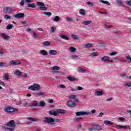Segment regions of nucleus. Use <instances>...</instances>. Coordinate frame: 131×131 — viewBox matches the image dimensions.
Wrapping results in <instances>:
<instances>
[{"label":"nucleus","mask_w":131,"mask_h":131,"mask_svg":"<svg viewBox=\"0 0 131 131\" xmlns=\"http://www.w3.org/2000/svg\"><path fill=\"white\" fill-rule=\"evenodd\" d=\"M53 70H60V67L58 66H54L53 67Z\"/></svg>","instance_id":"nucleus-48"},{"label":"nucleus","mask_w":131,"mask_h":131,"mask_svg":"<svg viewBox=\"0 0 131 131\" xmlns=\"http://www.w3.org/2000/svg\"><path fill=\"white\" fill-rule=\"evenodd\" d=\"M5 77V80H9V75L8 74H5L4 76Z\"/></svg>","instance_id":"nucleus-51"},{"label":"nucleus","mask_w":131,"mask_h":131,"mask_svg":"<svg viewBox=\"0 0 131 131\" xmlns=\"http://www.w3.org/2000/svg\"><path fill=\"white\" fill-rule=\"evenodd\" d=\"M121 77H123V78H124V77H128V78H129V79H131V76H127L126 75H125V74H121Z\"/></svg>","instance_id":"nucleus-42"},{"label":"nucleus","mask_w":131,"mask_h":131,"mask_svg":"<svg viewBox=\"0 0 131 131\" xmlns=\"http://www.w3.org/2000/svg\"><path fill=\"white\" fill-rule=\"evenodd\" d=\"M59 88H60L61 89H65V88H66V86L63 84H61L59 85Z\"/></svg>","instance_id":"nucleus-60"},{"label":"nucleus","mask_w":131,"mask_h":131,"mask_svg":"<svg viewBox=\"0 0 131 131\" xmlns=\"http://www.w3.org/2000/svg\"><path fill=\"white\" fill-rule=\"evenodd\" d=\"M38 107H45V106H46V102L41 100L39 102V104H38Z\"/></svg>","instance_id":"nucleus-19"},{"label":"nucleus","mask_w":131,"mask_h":131,"mask_svg":"<svg viewBox=\"0 0 131 131\" xmlns=\"http://www.w3.org/2000/svg\"><path fill=\"white\" fill-rule=\"evenodd\" d=\"M71 58L72 59L74 60V59H77L78 58V56L77 55H72Z\"/></svg>","instance_id":"nucleus-53"},{"label":"nucleus","mask_w":131,"mask_h":131,"mask_svg":"<svg viewBox=\"0 0 131 131\" xmlns=\"http://www.w3.org/2000/svg\"><path fill=\"white\" fill-rule=\"evenodd\" d=\"M33 95L35 96V97H41V96H43V93L40 92V93H33Z\"/></svg>","instance_id":"nucleus-18"},{"label":"nucleus","mask_w":131,"mask_h":131,"mask_svg":"<svg viewBox=\"0 0 131 131\" xmlns=\"http://www.w3.org/2000/svg\"><path fill=\"white\" fill-rule=\"evenodd\" d=\"M15 74H16V75L20 76V75H21V72H20V71H19V70L16 71Z\"/></svg>","instance_id":"nucleus-50"},{"label":"nucleus","mask_w":131,"mask_h":131,"mask_svg":"<svg viewBox=\"0 0 131 131\" xmlns=\"http://www.w3.org/2000/svg\"><path fill=\"white\" fill-rule=\"evenodd\" d=\"M55 31H56V27H51V33H55Z\"/></svg>","instance_id":"nucleus-35"},{"label":"nucleus","mask_w":131,"mask_h":131,"mask_svg":"<svg viewBox=\"0 0 131 131\" xmlns=\"http://www.w3.org/2000/svg\"><path fill=\"white\" fill-rule=\"evenodd\" d=\"M125 88H130L131 83H129L128 82H125L123 84Z\"/></svg>","instance_id":"nucleus-25"},{"label":"nucleus","mask_w":131,"mask_h":131,"mask_svg":"<svg viewBox=\"0 0 131 131\" xmlns=\"http://www.w3.org/2000/svg\"><path fill=\"white\" fill-rule=\"evenodd\" d=\"M75 114L77 116H82L83 115H90L91 113L81 111L76 112Z\"/></svg>","instance_id":"nucleus-5"},{"label":"nucleus","mask_w":131,"mask_h":131,"mask_svg":"<svg viewBox=\"0 0 131 131\" xmlns=\"http://www.w3.org/2000/svg\"><path fill=\"white\" fill-rule=\"evenodd\" d=\"M71 38H73V39H74V40H77V39H78L77 35L74 34L72 35Z\"/></svg>","instance_id":"nucleus-39"},{"label":"nucleus","mask_w":131,"mask_h":131,"mask_svg":"<svg viewBox=\"0 0 131 131\" xmlns=\"http://www.w3.org/2000/svg\"><path fill=\"white\" fill-rule=\"evenodd\" d=\"M56 112L58 114H65L66 111L65 110L57 109Z\"/></svg>","instance_id":"nucleus-12"},{"label":"nucleus","mask_w":131,"mask_h":131,"mask_svg":"<svg viewBox=\"0 0 131 131\" xmlns=\"http://www.w3.org/2000/svg\"><path fill=\"white\" fill-rule=\"evenodd\" d=\"M27 105H28V103H27V102H25L24 103H23V106L24 107H26Z\"/></svg>","instance_id":"nucleus-62"},{"label":"nucleus","mask_w":131,"mask_h":131,"mask_svg":"<svg viewBox=\"0 0 131 131\" xmlns=\"http://www.w3.org/2000/svg\"><path fill=\"white\" fill-rule=\"evenodd\" d=\"M69 51L70 52H72V53H74V52H76V48L74 47H70L69 49Z\"/></svg>","instance_id":"nucleus-36"},{"label":"nucleus","mask_w":131,"mask_h":131,"mask_svg":"<svg viewBox=\"0 0 131 131\" xmlns=\"http://www.w3.org/2000/svg\"><path fill=\"white\" fill-rule=\"evenodd\" d=\"M10 66H12V65L16 66V65H20L21 64V62L19 61L16 60H11L9 62Z\"/></svg>","instance_id":"nucleus-8"},{"label":"nucleus","mask_w":131,"mask_h":131,"mask_svg":"<svg viewBox=\"0 0 131 131\" xmlns=\"http://www.w3.org/2000/svg\"><path fill=\"white\" fill-rule=\"evenodd\" d=\"M103 92H104V90H101V91H96L95 92V96H102L103 95Z\"/></svg>","instance_id":"nucleus-16"},{"label":"nucleus","mask_w":131,"mask_h":131,"mask_svg":"<svg viewBox=\"0 0 131 131\" xmlns=\"http://www.w3.org/2000/svg\"><path fill=\"white\" fill-rule=\"evenodd\" d=\"M86 4L88 5V6H90L91 7H94V6H95V5H94V3H92L91 2H87Z\"/></svg>","instance_id":"nucleus-45"},{"label":"nucleus","mask_w":131,"mask_h":131,"mask_svg":"<svg viewBox=\"0 0 131 131\" xmlns=\"http://www.w3.org/2000/svg\"><path fill=\"white\" fill-rule=\"evenodd\" d=\"M50 115H54V116H58V114L55 111H50L49 112Z\"/></svg>","instance_id":"nucleus-20"},{"label":"nucleus","mask_w":131,"mask_h":131,"mask_svg":"<svg viewBox=\"0 0 131 131\" xmlns=\"http://www.w3.org/2000/svg\"><path fill=\"white\" fill-rule=\"evenodd\" d=\"M28 90L31 91H39V90H40V85L37 83H34L33 85H31L28 88Z\"/></svg>","instance_id":"nucleus-3"},{"label":"nucleus","mask_w":131,"mask_h":131,"mask_svg":"<svg viewBox=\"0 0 131 131\" xmlns=\"http://www.w3.org/2000/svg\"><path fill=\"white\" fill-rule=\"evenodd\" d=\"M25 14L24 13H17L16 14L13 15V17L15 19H21V18H24Z\"/></svg>","instance_id":"nucleus-6"},{"label":"nucleus","mask_w":131,"mask_h":131,"mask_svg":"<svg viewBox=\"0 0 131 131\" xmlns=\"http://www.w3.org/2000/svg\"><path fill=\"white\" fill-rule=\"evenodd\" d=\"M53 21H54V22H59V21H61V17L58 16H56L53 19Z\"/></svg>","instance_id":"nucleus-23"},{"label":"nucleus","mask_w":131,"mask_h":131,"mask_svg":"<svg viewBox=\"0 0 131 131\" xmlns=\"http://www.w3.org/2000/svg\"><path fill=\"white\" fill-rule=\"evenodd\" d=\"M42 45L43 46H45V47H48V46H50V45H51V43H50V42H49L48 41H46L42 43Z\"/></svg>","instance_id":"nucleus-38"},{"label":"nucleus","mask_w":131,"mask_h":131,"mask_svg":"<svg viewBox=\"0 0 131 131\" xmlns=\"http://www.w3.org/2000/svg\"><path fill=\"white\" fill-rule=\"evenodd\" d=\"M77 71H78V73H83V72H85V71H86V70H85V69L81 68H78L77 69Z\"/></svg>","instance_id":"nucleus-22"},{"label":"nucleus","mask_w":131,"mask_h":131,"mask_svg":"<svg viewBox=\"0 0 131 131\" xmlns=\"http://www.w3.org/2000/svg\"><path fill=\"white\" fill-rule=\"evenodd\" d=\"M79 13L80 15H85V11L83 9H80Z\"/></svg>","instance_id":"nucleus-37"},{"label":"nucleus","mask_w":131,"mask_h":131,"mask_svg":"<svg viewBox=\"0 0 131 131\" xmlns=\"http://www.w3.org/2000/svg\"><path fill=\"white\" fill-rule=\"evenodd\" d=\"M57 53L58 52L55 50H51L49 51V55H56Z\"/></svg>","instance_id":"nucleus-14"},{"label":"nucleus","mask_w":131,"mask_h":131,"mask_svg":"<svg viewBox=\"0 0 131 131\" xmlns=\"http://www.w3.org/2000/svg\"><path fill=\"white\" fill-rule=\"evenodd\" d=\"M102 129V126L100 125H94L93 126V127L89 128L88 129L90 131L93 130H100Z\"/></svg>","instance_id":"nucleus-4"},{"label":"nucleus","mask_w":131,"mask_h":131,"mask_svg":"<svg viewBox=\"0 0 131 131\" xmlns=\"http://www.w3.org/2000/svg\"><path fill=\"white\" fill-rule=\"evenodd\" d=\"M111 56H115V55H117V52H114L110 53Z\"/></svg>","instance_id":"nucleus-55"},{"label":"nucleus","mask_w":131,"mask_h":131,"mask_svg":"<svg viewBox=\"0 0 131 131\" xmlns=\"http://www.w3.org/2000/svg\"><path fill=\"white\" fill-rule=\"evenodd\" d=\"M92 23V21L91 20H84L83 21V25H90Z\"/></svg>","instance_id":"nucleus-26"},{"label":"nucleus","mask_w":131,"mask_h":131,"mask_svg":"<svg viewBox=\"0 0 131 131\" xmlns=\"http://www.w3.org/2000/svg\"><path fill=\"white\" fill-rule=\"evenodd\" d=\"M4 18L5 19H6V20H9L10 19H11V16L8 15H5L4 16Z\"/></svg>","instance_id":"nucleus-44"},{"label":"nucleus","mask_w":131,"mask_h":131,"mask_svg":"<svg viewBox=\"0 0 131 131\" xmlns=\"http://www.w3.org/2000/svg\"><path fill=\"white\" fill-rule=\"evenodd\" d=\"M119 120H120V121H124V120H125V119H124V118L122 117H119L118 118Z\"/></svg>","instance_id":"nucleus-54"},{"label":"nucleus","mask_w":131,"mask_h":131,"mask_svg":"<svg viewBox=\"0 0 131 131\" xmlns=\"http://www.w3.org/2000/svg\"><path fill=\"white\" fill-rule=\"evenodd\" d=\"M3 67H6V63L0 62V68H3Z\"/></svg>","instance_id":"nucleus-43"},{"label":"nucleus","mask_w":131,"mask_h":131,"mask_svg":"<svg viewBox=\"0 0 131 131\" xmlns=\"http://www.w3.org/2000/svg\"><path fill=\"white\" fill-rule=\"evenodd\" d=\"M110 57L104 56L101 58L102 61H105V62H108L110 61Z\"/></svg>","instance_id":"nucleus-15"},{"label":"nucleus","mask_w":131,"mask_h":131,"mask_svg":"<svg viewBox=\"0 0 131 131\" xmlns=\"http://www.w3.org/2000/svg\"><path fill=\"white\" fill-rule=\"evenodd\" d=\"M73 101H69L67 102V105L68 107L72 108V107H75L76 105L75 103L72 102Z\"/></svg>","instance_id":"nucleus-9"},{"label":"nucleus","mask_w":131,"mask_h":131,"mask_svg":"<svg viewBox=\"0 0 131 131\" xmlns=\"http://www.w3.org/2000/svg\"><path fill=\"white\" fill-rule=\"evenodd\" d=\"M24 4H25V2L24 1V0H22V1L19 3V5H20V6H21V7H23V6H24Z\"/></svg>","instance_id":"nucleus-49"},{"label":"nucleus","mask_w":131,"mask_h":131,"mask_svg":"<svg viewBox=\"0 0 131 131\" xmlns=\"http://www.w3.org/2000/svg\"><path fill=\"white\" fill-rule=\"evenodd\" d=\"M116 128H117V129H120L121 128H123V129H126V128H127V126L117 125L116 126Z\"/></svg>","instance_id":"nucleus-13"},{"label":"nucleus","mask_w":131,"mask_h":131,"mask_svg":"<svg viewBox=\"0 0 131 131\" xmlns=\"http://www.w3.org/2000/svg\"><path fill=\"white\" fill-rule=\"evenodd\" d=\"M28 8H32L33 9H34V8H35V3L28 4Z\"/></svg>","instance_id":"nucleus-27"},{"label":"nucleus","mask_w":131,"mask_h":131,"mask_svg":"<svg viewBox=\"0 0 131 131\" xmlns=\"http://www.w3.org/2000/svg\"><path fill=\"white\" fill-rule=\"evenodd\" d=\"M81 119H82V117H81L76 118V121H79V120H81Z\"/></svg>","instance_id":"nucleus-58"},{"label":"nucleus","mask_w":131,"mask_h":131,"mask_svg":"<svg viewBox=\"0 0 131 131\" xmlns=\"http://www.w3.org/2000/svg\"><path fill=\"white\" fill-rule=\"evenodd\" d=\"M15 126L16 123H15V121L14 120H12L9 122H7L6 125H5V126H3V128L5 130L6 129H8V130L13 131L14 130V129H15Z\"/></svg>","instance_id":"nucleus-1"},{"label":"nucleus","mask_w":131,"mask_h":131,"mask_svg":"<svg viewBox=\"0 0 131 131\" xmlns=\"http://www.w3.org/2000/svg\"><path fill=\"white\" fill-rule=\"evenodd\" d=\"M104 26L105 29H108V28H112V27H113V26H107L106 25H104Z\"/></svg>","instance_id":"nucleus-46"},{"label":"nucleus","mask_w":131,"mask_h":131,"mask_svg":"<svg viewBox=\"0 0 131 131\" xmlns=\"http://www.w3.org/2000/svg\"><path fill=\"white\" fill-rule=\"evenodd\" d=\"M60 37L62 38V39H64V40H69V38L64 35H61Z\"/></svg>","instance_id":"nucleus-34"},{"label":"nucleus","mask_w":131,"mask_h":131,"mask_svg":"<svg viewBox=\"0 0 131 131\" xmlns=\"http://www.w3.org/2000/svg\"><path fill=\"white\" fill-rule=\"evenodd\" d=\"M40 54L41 55H42L43 56H48V55H49V53H48V52L44 50H40Z\"/></svg>","instance_id":"nucleus-17"},{"label":"nucleus","mask_w":131,"mask_h":131,"mask_svg":"<svg viewBox=\"0 0 131 131\" xmlns=\"http://www.w3.org/2000/svg\"><path fill=\"white\" fill-rule=\"evenodd\" d=\"M103 115H104V114L101 112L98 115V117H102Z\"/></svg>","instance_id":"nucleus-61"},{"label":"nucleus","mask_w":131,"mask_h":131,"mask_svg":"<svg viewBox=\"0 0 131 131\" xmlns=\"http://www.w3.org/2000/svg\"><path fill=\"white\" fill-rule=\"evenodd\" d=\"M28 120H30L31 121H36L38 119L36 118H32V117H28L27 118Z\"/></svg>","instance_id":"nucleus-33"},{"label":"nucleus","mask_w":131,"mask_h":131,"mask_svg":"<svg viewBox=\"0 0 131 131\" xmlns=\"http://www.w3.org/2000/svg\"><path fill=\"white\" fill-rule=\"evenodd\" d=\"M40 9L42 11H47V10H48V7H47L46 6H42V7H41Z\"/></svg>","instance_id":"nucleus-47"},{"label":"nucleus","mask_w":131,"mask_h":131,"mask_svg":"<svg viewBox=\"0 0 131 131\" xmlns=\"http://www.w3.org/2000/svg\"><path fill=\"white\" fill-rule=\"evenodd\" d=\"M127 6H131V0L127 2Z\"/></svg>","instance_id":"nucleus-63"},{"label":"nucleus","mask_w":131,"mask_h":131,"mask_svg":"<svg viewBox=\"0 0 131 131\" xmlns=\"http://www.w3.org/2000/svg\"><path fill=\"white\" fill-rule=\"evenodd\" d=\"M1 36L3 38L4 40H9V39H10V36L7 35L5 33H2L1 34Z\"/></svg>","instance_id":"nucleus-11"},{"label":"nucleus","mask_w":131,"mask_h":131,"mask_svg":"<svg viewBox=\"0 0 131 131\" xmlns=\"http://www.w3.org/2000/svg\"><path fill=\"white\" fill-rule=\"evenodd\" d=\"M14 27V26L11 24H9L7 26H6V28L7 29H8V30H10L11 29H12V28Z\"/></svg>","instance_id":"nucleus-29"},{"label":"nucleus","mask_w":131,"mask_h":131,"mask_svg":"<svg viewBox=\"0 0 131 131\" xmlns=\"http://www.w3.org/2000/svg\"><path fill=\"white\" fill-rule=\"evenodd\" d=\"M43 122L54 125L55 124V119L52 117H46L45 118L44 120H43Z\"/></svg>","instance_id":"nucleus-2"},{"label":"nucleus","mask_w":131,"mask_h":131,"mask_svg":"<svg viewBox=\"0 0 131 131\" xmlns=\"http://www.w3.org/2000/svg\"><path fill=\"white\" fill-rule=\"evenodd\" d=\"M75 98H76V95H73L70 96L69 97V99L70 100H73L74 99H75Z\"/></svg>","instance_id":"nucleus-41"},{"label":"nucleus","mask_w":131,"mask_h":131,"mask_svg":"<svg viewBox=\"0 0 131 131\" xmlns=\"http://www.w3.org/2000/svg\"><path fill=\"white\" fill-rule=\"evenodd\" d=\"M44 15H46L47 16H49V17L52 16V13L50 12H43Z\"/></svg>","instance_id":"nucleus-40"},{"label":"nucleus","mask_w":131,"mask_h":131,"mask_svg":"<svg viewBox=\"0 0 131 131\" xmlns=\"http://www.w3.org/2000/svg\"><path fill=\"white\" fill-rule=\"evenodd\" d=\"M117 4H119V5H122V6H123V4H122V2L121 1H118L117 2Z\"/></svg>","instance_id":"nucleus-64"},{"label":"nucleus","mask_w":131,"mask_h":131,"mask_svg":"<svg viewBox=\"0 0 131 131\" xmlns=\"http://www.w3.org/2000/svg\"><path fill=\"white\" fill-rule=\"evenodd\" d=\"M104 124H106V125H109V124H113V123L111 121H108V120H105L104 122Z\"/></svg>","instance_id":"nucleus-31"},{"label":"nucleus","mask_w":131,"mask_h":131,"mask_svg":"<svg viewBox=\"0 0 131 131\" xmlns=\"http://www.w3.org/2000/svg\"><path fill=\"white\" fill-rule=\"evenodd\" d=\"M38 102L37 101H34V103L32 104V106H38Z\"/></svg>","instance_id":"nucleus-52"},{"label":"nucleus","mask_w":131,"mask_h":131,"mask_svg":"<svg viewBox=\"0 0 131 131\" xmlns=\"http://www.w3.org/2000/svg\"><path fill=\"white\" fill-rule=\"evenodd\" d=\"M93 47V43H87L84 45V48L86 49H90V48H92Z\"/></svg>","instance_id":"nucleus-32"},{"label":"nucleus","mask_w":131,"mask_h":131,"mask_svg":"<svg viewBox=\"0 0 131 131\" xmlns=\"http://www.w3.org/2000/svg\"><path fill=\"white\" fill-rule=\"evenodd\" d=\"M4 111L7 112V113H12L14 112V109L11 106H8L5 108Z\"/></svg>","instance_id":"nucleus-7"},{"label":"nucleus","mask_w":131,"mask_h":131,"mask_svg":"<svg viewBox=\"0 0 131 131\" xmlns=\"http://www.w3.org/2000/svg\"><path fill=\"white\" fill-rule=\"evenodd\" d=\"M99 2L100 3H102V4H104V5H107V6H110V3L108 1H105L103 0H100Z\"/></svg>","instance_id":"nucleus-28"},{"label":"nucleus","mask_w":131,"mask_h":131,"mask_svg":"<svg viewBox=\"0 0 131 131\" xmlns=\"http://www.w3.org/2000/svg\"><path fill=\"white\" fill-rule=\"evenodd\" d=\"M36 5L38 6V7H39V9H41V8L45 6V3L42 2H37Z\"/></svg>","instance_id":"nucleus-21"},{"label":"nucleus","mask_w":131,"mask_h":131,"mask_svg":"<svg viewBox=\"0 0 131 131\" xmlns=\"http://www.w3.org/2000/svg\"><path fill=\"white\" fill-rule=\"evenodd\" d=\"M125 58H126V59H127V60H129L130 61V62H131V57L130 56H126Z\"/></svg>","instance_id":"nucleus-59"},{"label":"nucleus","mask_w":131,"mask_h":131,"mask_svg":"<svg viewBox=\"0 0 131 131\" xmlns=\"http://www.w3.org/2000/svg\"><path fill=\"white\" fill-rule=\"evenodd\" d=\"M67 21L68 22H71L72 21V18H71V17H68L67 18Z\"/></svg>","instance_id":"nucleus-57"},{"label":"nucleus","mask_w":131,"mask_h":131,"mask_svg":"<svg viewBox=\"0 0 131 131\" xmlns=\"http://www.w3.org/2000/svg\"><path fill=\"white\" fill-rule=\"evenodd\" d=\"M77 89L78 91H82V90H83V88L80 86H78V87H77Z\"/></svg>","instance_id":"nucleus-56"},{"label":"nucleus","mask_w":131,"mask_h":131,"mask_svg":"<svg viewBox=\"0 0 131 131\" xmlns=\"http://www.w3.org/2000/svg\"><path fill=\"white\" fill-rule=\"evenodd\" d=\"M5 14H8L12 12V8L10 7H5L3 10Z\"/></svg>","instance_id":"nucleus-10"},{"label":"nucleus","mask_w":131,"mask_h":131,"mask_svg":"<svg viewBox=\"0 0 131 131\" xmlns=\"http://www.w3.org/2000/svg\"><path fill=\"white\" fill-rule=\"evenodd\" d=\"M98 56V53L96 52H92L91 53V55H89V57L93 58V57H97Z\"/></svg>","instance_id":"nucleus-30"},{"label":"nucleus","mask_w":131,"mask_h":131,"mask_svg":"<svg viewBox=\"0 0 131 131\" xmlns=\"http://www.w3.org/2000/svg\"><path fill=\"white\" fill-rule=\"evenodd\" d=\"M67 79H68L70 81H74L75 80H76V78H73L72 76H68L67 77Z\"/></svg>","instance_id":"nucleus-24"}]
</instances>
